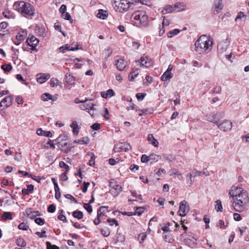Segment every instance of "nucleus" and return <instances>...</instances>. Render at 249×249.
<instances>
[{
    "mask_svg": "<svg viewBox=\"0 0 249 249\" xmlns=\"http://www.w3.org/2000/svg\"><path fill=\"white\" fill-rule=\"evenodd\" d=\"M97 17L100 19H104L107 16V12L106 11H105L103 9H100L99 10L98 13L97 15Z\"/></svg>",
    "mask_w": 249,
    "mask_h": 249,
    "instance_id": "nucleus-29",
    "label": "nucleus"
},
{
    "mask_svg": "<svg viewBox=\"0 0 249 249\" xmlns=\"http://www.w3.org/2000/svg\"><path fill=\"white\" fill-rule=\"evenodd\" d=\"M88 155L89 156H91L90 159L89 160V165L91 166H93L95 164L94 155L93 153H91V152H89Z\"/></svg>",
    "mask_w": 249,
    "mask_h": 249,
    "instance_id": "nucleus-39",
    "label": "nucleus"
},
{
    "mask_svg": "<svg viewBox=\"0 0 249 249\" xmlns=\"http://www.w3.org/2000/svg\"><path fill=\"white\" fill-rule=\"evenodd\" d=\"M243 194H248V193L246 191L239 187L233 186L229 191L230 197L231 199L237 197L238 196H241V195Z\"/></svg>",
    "mask_w": 249,
    "mask_h": 249,
    "instance_id": "nucleus-7",
    "label": "nucleus"
},
{
    "mask_svg": "<svg viewBox=\"0 0 249 249\" xmlns=\"http://www.w3.org/2000/svg\"><path fill=\"white\" fill-rule=\"evenodd\" d=\"M141 62L140 63V66L141 67H145L146 68L149 67L150 64L151 59L148 57L147 56L142 57L141 59Z\"/></svg>",
    "mask_w": 249,
    "mask_h": 249,
    "instance_id": "nucleus-18",
    "label": "nucleus"
},
{
    "mask_svg": "<svg viewBox=\"0 0 249 249\" xmlns=\"http://www.w3.org/2000/svg\"><path fill=\"white\" fill-rule=\"evenodd\" d=\"M52 95L48 93H45L41 95V99L45 101H48L49 100H52Z\"/></svg>",
    "mask_w": 249,
    "mask_h": 249,
    "instance_id": "nucleus-35",
    "label": "nucleus"
},
{
    "mask_svg": "<svg viewBox=\"0 0 249 249\" xmlns=\"http://www.w3.org/2000/svg\"><path fill=\"white\" fill-rule=\"evenodd\" d=\"M108 206H101L99 207L97 211V217L102 219L105 214L108 212Z\"/></svg>",
    "mask_w": 249,
    "mask_h": 249,
    "instance_id": "nucleus-19",
    "label": "nucleus"
},
{
    "mask_svg": "<svg viewBox=\"0 0 249 249\" xmlns=\"http://www.w3.org/2000/svg\"><path fill=\"white\" fill-rule=\"evenodd\" d=\"M16 243L17 245L21 247H25L26 245V242L23 238H21L17 239Z\"/></svg>",
    "mask_w": 249,
    "mask_h": 249,
    "instance_id": "nucleus-36",
    "label": "nucleus"
},
{
    "mask_svg": "<svg viewBox=\"0 0 249 249\" xmlns=\"http://www.w3.org/2000/svg\"><path fill=\"white\" fill-rule=\"evenodd\" d=\"M131 146L127 142H120L114 145L113 150L115 152H123L128 151Z\"/></svg>",
    "mask_w": 249,
    "mask_h": 249,
    "instance_id": "nucleus-8",
    "label": "nucleus"
},
{
    "mask_svg": "<svg viewBox=\"0 0 249 249\" xmlns=\"http://www.w3.org/2000/svg\"><path fill=\"white\" fill-rule=\"evenodd\" d=\"M232 207L234 210L238 212H243L248 209L249 198L248 194L241 195V196H238L232 199Z\"/></svg>",
    "mask_w": 249,
    "mask_h": 249,
    "instance_id": "nucleus-1",
    "label": "nucleus"
},
{
    "mask_svg": "<svg viewBox=\"0 0 249 249\" xmlns=\"http://www.w3.org/2000/svg\"><path fill=\"white\" fill-rule=\"evenodd\" d=\"M170 176L176 175L179 180H182L183 178L182 175L178 171H176V170H172L170 171Z\"/></svg>",
    "mask_w": 249,
    "mask_h": 249,
    "instance_id": "nucleus-33",
    "label": "nucleus"
},
{
    "mask_svg": "<svg viewBox=\"0 0 249 249\" xmlns=\"http://www.w3.org/2000/svg\"><path fill=\"white\" fill-rule=\"evenodd\" d=\"M147 139H148V141L151 142V143L154 146H155V147L158 146V145L159 144V142L155 139V138L154 137V136L152 134H149L148 135Z\"/></svg>",
    "mask_w": 249,
    "mask_h": 249,
    "instance_id": "nucleus-28",
    "label": "nucleus"
},
{
    "mask_svg": "<svg viewBox=\"0 0 249 249\" xmlns=\"http://www.w3.org/2000/svg\"><path fill=\"white\" fill-rule=\"evenodd\" d=\"M132 21L138 27H144L148 25V16L143 11H136L131 16Z\"/></svg>",
    "mask_w": 249,
    "mask_h": 249,
    "instance_id": "nucleus-3",
    "label": "nucleus"
},
{
    "mask_svg": "<svg viewBox=\"0 0 249 249\" xmlns=\"http://www.w3.org/2000/svg\"><path fill=\"white\" fill-rule=\"evenodd\" d=\"M66 82L69 85H73L75 83V77L70 73H67L65 75Z\"/></svg>",
    "mask_w": 249,
    "mask_h": 249,
    "instance_id": "nucleus-22",
    "label": "nucleus"
},
{
    "mask_svg": "<svg viewBox=\"0 0 249 249\" xmlns=\"http://www.w3.org/2000/svg\"><path fill=\"white\" fill-rule=\"evenodd\" d=\"M107 221L111 226H112L113 224H115L116 226L118 225L117 221L115 219L108 218L107 219Z\"/></svg>",
    "mask_w": 249,
    "mask_h": 249,
    "instance_id": "nucleus-52",
    "label": "nucleus"
},
{
    "mask_svg": "<svg viewBox=\"0 0 249 249\" xmlns=\"http://www.w3.org/2000/svg\"><path fill=\"white\" fill-rule=\"evenodd\" d=\"M112 53V51L111 48H107L104 51V53L106 55V58L109 57Z\"/></svg>",
    "mask_w": 249,
    "mask_h": 249,
    "instance_id": "nucleus-47",
    "label": "nucleus"
},
{
    "mask_svg": "<svg viewBox=\"0 0 249 249\" xmlns=\"http://www.w3.org/2000/svg\"><path fill=\"white\" fill-rule=\"evenodd\" d=\"M51 180L54 185V188L55 192L60 191L56 179H55L54 178H52Z\"/></svg>",
    "mask_w": 249,
    "mask_h": 249,
    "instance_id": "nucleus-44",
    "label": "nucleus"
},
{
    "mask_svg": "<svg viewBox=\"0 0 249 249\" xmlns=\"http://www.w3.org/2000/svg\"><path fill=\"white\" fill-rule=\"evenodd\" d=\"M64 196H65V197L66 198L69 199L73 201V202H74L76 203H77V201L76 199L73 196H72L71 195H70V194H66Z\"/></svg>",
    "mask_w": 249,
    "mask_h": 249,
    "instance_id": "nucleus-59",
    "label": "nucleus"
},
{
    "mask_svg": "<svg viewBox=\"0 0 249 249\" xmlns=\"http://www.w3.org/2000/svg\"><path fill=\"white\" fill-rule=\"evenodd\" d=\"M201 172H198L197 170H194L190 173H189L187 176V183L190 185H192L194 182L195 178L196 176H201Z\"/></svg>",
    "mask_w": 249,
    "mask_h": 249,
    "instance_id": "nucleus-11",
    "label": "nucleus"
},
{
    "mask_svg": "<svg viewBox=\"0 0 249 249\" xmlns=\"http://www.w3.org/2000/svg\"><path fill=\"white\" fill-rule=\"evenodd\" d=\"M138 72H137V71H134V70L130 72L129 75V80L133 81L134 79L138 76Z\"/></svg>",
    "mask_w": 249,
    "mask_h": 249,
    "instance_id": "nucleus-40",
    "label": "nucleus"
},
{
    "mask_svg": "<svg viewBox=\"0 0 249 249\" xmlns=\"http://www.w3.org/2000/svg\"><path fill=\"white\" fill-rule=\"evenodd\" d=\"M61 150L66 152L69 150V147L68 146L67 142H64L61 144Z\"/></svg>",
    "mask_w": 249,
    "mask_h": 249,
    "instance_id": "nucleus-49",
    "label": "nucleus"
},
{
    "mask_svg": "<svg viewBox=\"0 0 249 249\" xmlns=\"http://www.w3.org/2000/svg\"><path fill=\"white\" fill-rule=\"evenodd\" d=\"M70 127L72 128V132L73 134L77 136L79 133V129L80 128V126L74 122H72L71 124Z\"/></svg>",
    "mask_w": 249,
    "mask_h": 249,
    "instance_id": "nucleus-26",
    "label": "nucleus"
},
{
    "mask_svg": "<svg viewBox=\"0 0 249 249\" xmlns=\"http://www.w3.org/2000/svg\"><path fill=\"white\" fill-rule=\"evenodd\" d=\"M213 124H216L218 128L223 131H229L231 129L232 123L230 121L225 120L221 123H219V121L216 120L215 118L210 121Z\"/></svg>",
    "mask_w": 249,
    "mask_h": 249,
    "instance_id": "nucleus-6",
    "label": "nucleus"
},
{
    "mask_svg": "<svg viewBox=\"0 0 249 249\" xmlns=\"http://www.w3.org/2000/svg\"><path fill=\"white\" fill-rule=\"evenodd\" d=\"M28 44L32 47V49H35L39 43V40L32 35H29L26 41Z\"/></svg>",
    "mask_w": 249,
    "mask_h": 249,
    "instance_id": "nucleus-13",
    "label": "nucleus"
},
{
    "mask_svg": "<svg viewBox=\"0 0 249 249\" xmlns=\"http://www.w3.org/2000/svg\"><path fill=\"white\" fill-rule=\"evenodd\" d=\"M190 208L187 204V202L185 200L181 201L179 203V210L178 213L179 216L183 217L185 216L189 212Z\"/></svg>",
    "mask_w": 249,
    "mask_h": 249,
    "instance_id": "nucleus-9",
    "label": "nucleus"
},
{
    "mask_svg": "<svg viewBox=\"0 0 249 249\" xmlns=\"http://www.w3.org/2000/svg\"><path fill=\"white\" fill-rule=\"evenodd\" d=\"M18 228L20 230L26 231L29 228V226L27 225V224L23 222V223H21L18 225Z\"/></svg>",
    "mask_w": 249,
    "mask_h": 249,
    "instance_id": "nucleus-46",
    "label": "nucleus"
},
{
    "mask_svg": "<svg viewBox=\"0 0 249 249\" xmlns=\"http://www.w3.org/2000/svg\"><path fill=\"white\" fill-rule=\"evenodd\" d=\"M72 216L78 219H81L83 216V214L81 211L77 210L72 213Z\"/></svg>",
    "mask_w": 249,
    "mask_h": 249,
    "instance_id": "nucleus-34",
    "label": "nucleus"
},
{
    "mask_svg": "<svg viewBox=\"0 0 249 249\" xmlns=\"http://www.w3.org/2000/svg\"><path fill=\"white\" fill-rule=\"evenodd\" d=\"M138 237L140 239V243H142L144 241V240L146 237V235L145 233H141L139 234Z\"/></svg>",
    "mask_w": 249,
    "mask_h": 249,
    "instance_id": "nucleus-55",
    "label": "nucleus"
},
{
    "mask_svg": "<svg viewBox=\"0 0 249 249\" xmlns=\"http://www.w3.org/2000/svg\"><path fill=\"white\" fill-rule=\"evenodd\" d=\"M212 40L206 36H201L195 42V50L201 54L207 50L210 51L212 47Z\"/></svg>",
    "mask_w": 249,
    "mask_h": 249,
    "instance_id": "nucleus-2",
    "label": "nucleus"
},
{
    "mask_svg": "<svg viewBox=\"0 0 249 249\" xmlns=\"http://www.w3.org/2000/svg\"><path fill=\"white\" fill-rule=\"evenodd\" d=\"M222 0H214L213 7V12L214 14H218L223 9Z\"/></svg>",
    "mask_w": 249,
    "mask_h": 249,
    "instance_id": "nucleus-12",
    "label": "nucleus"
},
{
    "mask_svg": "<svg viewBox=\"0 0 249 249\" xmlns=\"http://www.w3.org/2000/svg\"><path fill=\"white\" fill-rule=\"evenodd\" d=\"M2 218L6 220L7 219L11 220L12 219V216L11 213L10 212H4L1 215Z\"/></svg>",
    "mask_w": 249,
    "mask_h": 249,
    "instance_id": "nucleus-37",
    "label": "nucleus"
},
{
    "mask_svg": "<svg viewBox=\"0 0 249 249\" xmlns=\"http://www.w3.org/2000/svg\"><path fill=\"white\" fill-rule=\"evenodd\" d=\"M161 12L163 14H166L167 13L176 12V10L173 5H167L162 10Z\"/></svg>",
    "mask_w": 249,
    "mask_h": 249,
    "instance_id": "nucleus-24",
    "label": "nucleus"
},
{
    "mask_svg": "<svg viewBox=\"0 0 249 249\" xmlns=\"http://www.w3.org/2000/svg\"><path fill=\"white\" fill-rule=\"evenodd\" d=\"M37 76V81L40 84L44 83L50 77V75L49 73L39 74Z\"/></svg>",
    "mask_w": 249,
    "mask_h": 249,
    "instance_id": "nucleus-15",
    "label": "nucleus"
},
{
    "mask_svg": "<svg viewBox=\"0 0 249 249\" xmlns=\"http://www.w3.org/2000/svg\"><path fill=\"white\" fill-rule=\"evenodd\" d=\"M227 49V45L225 42H220L217 45V50L218 52L222 53Z\"/></svg>",
    "mask_w": 249,
    "mask_h": 249,
    "instance_id": "nucleus-32",
    "label": "nucleus"
},
{
    "mask_svg": "<svg viewBox=\"0 0 249 249\" xmlns=\"http://www.w3.org/2000/svg\"><path fill=\"white\" fill-rule=\"evenodd\" d=\"M47 249H59V248L54 245H52L50 242H46Z\"/></svg>",
    "mask_w": 249,
    "mask_h": 249,
    "instance_id": "nucleus-48",
    "label": "nucleus"
},
{
    "mask_svg": "<svg viewBox=\"0 0 249 249\" xmlns=\"http://www.w3.org/2000/svg\"><path fill=\"white\" fill-rule=\"evenodd\" d=\"M62 17L66 20H70L71 19V16L69 13L65 12L62 14Z\"/></svg>",
    "mask_w": 249,
    "mask_h": 249,
    "instance_id": "nucleus-60",
    "label": "nucleus"
},
{
    "mask_svg": "<svg viewBox=\"0 0 249 249\" xmlns=\"http://www.w3.org/2000/svg\"><path fill=\"white\" fill-rule=\"evenodd\" d=\"M216 205L215 208L217 212H222L223 210V207L221 204V202L219 200H217L215 201Z\"/></svg>",
    "mask_w": 249,
    "mask_h": 249,
    "instance_id": "nucleus-38",
    "label": "nucleus"
},
{
    "mask_svg": "<svg viewBox=\"0 0 249 249\" xmlns=\"http://www.w3.org/2000/svg\"><path fill=\"white\" fill-rule=\"evenodd\" d=\"M14 8L24 15L33 16L34 12L31 4L23 1H17L14 4Z\"/></svg>",
    "mask_w": 249,
    "mask_h": 249,
    "instance_id": "nucleus-4",
    "label": "nucleus"
},
{
    "mask_svg": "<svg viewBox=\"0 0 249 249\" xmlns=\"http://www.w3.org/2000/svg\"><path fill=\"white\" fill-rule=\"evenodd\" d=\"M114 94V91L112 89H109L107 91L101 92V95L102 98L107 99L113 96Z\"/></svg>",
    "mask_w": 249,
    "mask_h": 249,
    "instance_id": "nucleus-21",
    "label": "nucleus"
},
{
    "mask_svg": "<svg viewBox=\"0 0 249 249\" xmlns=\"http://www.w3.org/2000/svg\"><path fill=\"white\" fill-rule=\"evenodd\" d=\"M115 65L117 66V68L120 71H122L124 70L126 66V62L123 59H120L117 60Z\"/></svg>",
    "mask_w": 249,
    "mask_h": 249,
    "instance_id": "nucleus-17",
    "label": "nucleus"
},
{
    "mask_svg": "<svg viewBox=\"0 0 249 249\" xmlns=\"http://www.w3.org/2000/svg\"><path fill=\"white\" fill-rule=\"evenodd\" d=\"M160 158V156L155 154H152L149 156V159H150V160L151 161V163L158 161Z\"/></svg>",
    "mask_w": 249,
    "mask_h": 249,
    "instance_id": "nucleus-31",
    "label": "nucleus"
},
{
    "mask_svg": "<svg viewBox=\"0 0 249 249\" xmlns=\"http://www.w3.org/2000/svg\"><path fill=\"white\" fill-rule=\"evenodd\" d=\"M36 134L39 136H43L47 137H52V134L50 131H44L42 128H38L36 130Z\"/></svg>",
    "mask_w": 249,
    "mask_h": 249,
    "instance_id": "nucleus-20",
    "label": "nucleus"
},
{
    "mask_svg": "<svg viewBox=\"0 0 249 249\" xmlns=\"http://www.w3.org/2000/svg\"><path fill=\"white\" fill-rule=\"evenodd\" d=\"M110 185L111 187V189L110 190L111 194L114 197H116L122 190L121 186L118 184H113L111 182L110 183Z\"/></svg>",
    "mask_w": 249,
    "mask_h": 249,
    "instance_id": "nucleus-10",
    "label": "nucleus"
},
{
    "mask_svg": "<svg viewBox=\"0 0 249 249\" xmlns=\"http://www.w3.org/2000/svg\"><path fill=\"white\" fill-rule=\"evenodd\" d=\"M173 76V74L171 72L165 71L161 76V80L163 81H165L171 79Z\"/></svg>",
    "mask_w": 249,
    "mask_h": 249,
    "instance_id": "nucleus-23",
    "label": "nucleus"
},
{
    "mask_svg": "<svg viewBox=\"0 0 249 249\" xmlns=\"http://www.w3.org/2000/svg\"><path fill=\"white\" fill-rule=\"evenodd\" d=\"M59 165L60 167L65 168L67 171L70 169L69 165L66 164L63 161H60Z\"/></svg>",
    "mask_w": 249,
    "mask_h": 249,
    "instance_id": "nucleus-56",
    "label": "nucleus"
},
{
    "mask_svg": "<svg viewBox=\"0 0 249 249\" xmlns=\"http://www.w3.org/2000/svg\"><path fill=\"white\" fill-rule=\"evenodd\" d=\"M146 94L145 93H138L136 94V98L139 101H142L145 97Z\"/></svg>",
    "mask_w": 249,
    "mask_h": 249,
    "instance_id": "nucleus-51",
    "label": "nucleus"
},
{
    "mask_svg": "<svg viewBox=\"0 0 249 249\" xmlns=\"http://www.w3.org/2000/svg\"><path fill=\"white\" fill-rule=\"evenodd\" d=\"M180 32L178 29H175L172 31H170L168 33V37L171 38L174 35H177Z\"/></svg>",
    "mask_w": 249,
    "mask_h": 249,
    "instance_id": "nucleus-41",
    "label": "nucleus"
},
{
    "mask_svg": "<svg viewBox=\"0 0 249 249\" xmlns=\"http://www.w3.org/2000/svg\"><path fill=\"white\" fill-rule=\"evenodd\" d=\"M89 142V139L88 137H83L79 140H76L74 141V143H79L81 144H88Z\"/></svg>",
    "mask_w": 249,
    "mask_h": 249,
    "instance_id": "nucleus-30",
    "label": "nucleus"
},
{
    "mask_svg": "<svg viewBox=\"0 0 249 249\" xmlns=\"http://www.w3.org/2000/svg\"><path fill=\"white\" fill-rule=\"evenodd\" d=\"M150 160V159H149V156H146V155H142L141 158V161L143 163H145Z\"/></svg>",
    "mask_w": 249,
    "mask_h": 249,
    "instance_id": "nucleus-58",
    "label": "nucleus"
},
{
    "mask_svg": "<svg viewBox=\"0 0 249 249\" xmlns=\"http://www.w3.org/2000/svg\"><path fill=\"white\" fill-rule=\"evenodd\" d=\"M13 100L14 96L9 95L3 99L2 100V103H3L4 104H5L4 106L5 108H7L12 105L13 102Z\"/></svg>",
    "mask_w": 249,
    "mask_h": 249,
    "instance_id": "nucleus-16",
    "label": "nucleus"
},
{
    "mask_svg": "<svg viewBox=\"0 0 249 249\" xmlns=\"http://www.w3.org/2000/svg\"><path fill=\"white\" fill-rule=\"evenodd\" d=\"M84 208L89 213L92 212V208L89 203H85L84 204Z\"/></svg>",
    "mask_w": 249,
    "mask_h": 249,
    "instance_id": "nucleus-50",
    "label": "nucleus"
},
{
    "mask_svg": "<svg viewBox=\"0 0 249 249\" xmlns=\"http://www.w3.org/2000/svg\"><path fill=\"white\" fill-rule=\"evenodd\" d=\"M91 128L94 130H98L100 128V124L98 123H94L91 126Z\"/></svg>",
    "mask_w": 249,
    "mask_h": 249,
    "instance_id": "nucleus-62",
    "label": "nucleus"
},
{
    "mask_svg": "<svg viewBox=\"0 0 249 249\" xmlns=\"http://www.w3.org/2000/svg\"><path fill=\"white\" fill-rule=\"evenodd\" d=\"M35 222L39 225H43L44 224V220L40 217L36 218L35 220Z\"/></svg>",
    "mask_w": 249,
    "mask_h": 249,
    "instance_id": "nucleus-54",
    "label": "nucleus"
},
{
    "mask_svg": "<svg viewBox=\"0 0 249 249\" xmlns=\"http://www.w3.org/2000/svg\"><path fill=\"white\" fill-rule=\"evenodd\" d=\"M35 234L38 236L40 238H43V237H46L47 236L46 235V231L43 230L41 232H40L39 231L36 232Z\"/></svg>",
    "mask_w": 249,
    "mask_h": 249,
    "instance_id": "nucleus-53",
    "label": "nucleus"
},
{
    "mask_svg": "<svg viewBox=\"0 0 249 249\" xmlns=\"http://www.w3.org/2000/svg\"><path fill=\"white\" fill-rule=\"evenodd\" d=\"M95 106L94 104L91 103H89L86 104H82L80 106V108L81 109L83 110H87V111L88 110H89V109H91V108L94 107Z\"/></svg>",
    "mask_w": 249,
    "mask_h": 249,
    "instance_id": "nucleus-25",
    "label": "nucleus"
},
{
    "mask_svg": "<svg viewBox=\"0 0 249 249\" xmlns=\"http://www.w3.org/2000/svg\"><path fill=\"white\" fill-rule=\"evenodd\" d=\"M22 33L23 34H21L20 33H18V34L16 36L17 40H18L21 41L24 39L26 33H25L24 31H22Z\"/></svg>",
    "mask_w": 249,
    "mask_h": 249,
    "instance_id": "nucleus-45",
    "label": "nucleus"
},
{
    "mask_svg": "<svg viewBox=\"0 0 249 249\" xmlns=\"http://www.w3.org/2000/svg\"><path fill=\"white\" fill-rule=\"evenodd\" d=\"M100 231L104 237H107L110 234V231L108 228L101 229Z\"/></svg>",
    "mask_w": 249,
    "mask_h": 249,
    "instance_id": "nucleus-43",
    "label": "nucleus"
},
{
    "mask_svg": "<svg viewBox=\"0 0 249 249\" xmlns=\"http://www.w3.org/2000/svg\"><path fill=\"white\" fill-rule=\"evenodd\" d=\"M58 80L56 78H53L51 80L50 85L52 87H54L57 85Z\"/></svg>",
    "mask_w": 249,
    "mask_h": 249,
    "instance_id": "nucleus-57",
    "label": "nucleus"
},
{
    "mask_svg": "<svg viewBox=\"0 0 249 249\" xmlns=\"http://www.w3.org/2000/svg\"><path fill=\"white\" fill-rule=\"evenodd\" d=\"M16 100L17 103L19 105L22 104L23 103V100L22 98L19 96H17L16 97Z\"/></svg>",
    "mask_w": 249,
    "mask_h": 249,
    "instance_id": "nucleus-64",
    "label": "nucleus"
},
{
    "mask_svg": "<svg viewBox=\"0 0 249 249\" xmlns=\"http://www.w3.org/2000/svg\"><path fill=\"white\" fill-rule=\"evenodd\" d=\"M55 211V206L53 204H51L48 207V211L49 213H54Z\"/></svg>",
    "mask_w": 249,
    "mask_h": 249,
    "instance_id": "nucleus-61",
    "label": "nucleus"
},
{
    "mask_svg": "<svg viewBox=\"0 0 249 249\" xmlns=\"http://www.w3.org/2000/svg\"><path fill=\"white\" fill-rule=\"evenodd\" d=\"M173 6L175 8L176 12H178L184 10L185 5L183 3H176Z\"/></svg>",
    "mask_w": 249,
    "mask_h": 249,
    "instance_id": "nucleus-27",
    "label": "nucleus"
},
{
    "mask_svg": "<svg viewBox=\"0 0 249 249\" xmlns=\"http://www.w3.org/2000/svg\"><path fill=\"white\" fill-rule=\"evenodd\" d=\"M131 4L133 3L129 0H113V6L115 11L124 13L128 10Z\"/></svg>",
    "mask_w": 249,
    "mask_h": 249,
    "instance_id": "nucleus-5",
    "label": "nucleus"
},
{
    "mask_svg": "<svg viewBox=\"0 0 249 249\" xmlns=\"http://www.w3.org/2000/svg\"><path fill=\"white\" fill-rule=\"evenodd\" d=\"M233 218L235 221H239L241 220V216L239 213H234L233 214Z\"/></svg>",
    "mask_w": 249,
    "mask_h": 249,
    "instance_id": "nucleus-63",
    "label": "nucleus"
},
{
    "mask_svg": "<svg viewBox=\"0 0 249 249\" xmlns=\"http://www.w3.org/2000/svg\"><path fill=\"white\" fill-rule=\"evenodd\" d=\"M1 68L5 71H9L12 69V67L10 64L2 65Z\"/></svg>",
    "mask_w": 249,
    "mask_h": 249,
    "instance_id": "nucleus-42",
    "label": "nucleus"
},
{
    "mask_svg": "<svg viewBox=\"0 0 249 249\" xmlns=\"http://www.w3.org/2000/svg\"><path fill=\"white\" fill-rule=\"evenodd\" d=\"M197 239L193 235H188L185 239V244L191 248H194L196 245Z\"/></svg>",
    "mask_w": 249,
    "mask_h": 249,
    "instance_id": "nucleus-14",
    "label": "nucleus"
}]
</instances>
